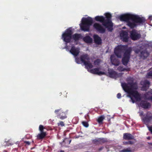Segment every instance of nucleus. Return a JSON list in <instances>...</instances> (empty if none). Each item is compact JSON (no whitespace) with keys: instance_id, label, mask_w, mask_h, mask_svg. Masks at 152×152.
I'll return each mask as SVG.
<instances>
[{"instance_id":"obj_1","label":"nucleus","mask_w":152,"mask_h":152,"mask_svg":"<svg viewBox=\"0 0 152 152\" xmlns=\"http://www.w3.org/2000/svg\"><path fill=\"white\" fill-rule=\"evenodd\" d=\"M126 81L127 82V83H121V86L124 91L129 94L132 103H134L135 101L131 96L134 97L136 101L140 100V95L138 92L136 91L138 88L137 82H134L133 79L131 77L128 78Z\"/></svg>"},{"instance_id":"obj_4","label":"nucleus","mask_w":152,"mask_h":152,"mask_svg":"<svg viewBox=\"0 0 152 152\" xmlns=\"http://www.w3.org/2000/svg\"><path fill=\"white\" fill-rule=\"evenodd\" d=\"M105 17L102 16H96L95 19L96 21L102 23V25L107 28L109 31L112 32L113 30V23L111 20L112 15L109 13H105Z\"/></svg>"},{"instance_id":"obj_7","label":"nucleus","mask_w":152,"mask_h":152,"mask_svg":"<svg viewBox=\"0 0 152 152\" xmlns=\"http://www.w3.org/2000/svg\"><path fill=\"white\" fill-rule=\"evenodd\" d=\"M72 31L69 29L66 30L62 35V39L66 43H69L72 38Z\"/></svg>"},{"instance_id":"obj_40","label":"nucleus","mask_w":152,"mask_h":152,"mask_svg":"<svg viewBox=\"0 0 152 152\" xmlns=\"http://www.w3.org/2000/svg\"><path fill=\"white\" fill-rule=\"evenodd\" d=\"M143 115V112H140V116H141L142 115Z\"/></svg>"},{"instance_id":"obj_20","label":"nucleus","mask_w":152,"mask_h":152,"mask_svg":"<svg viewBox=\"0 0 152 152\" xmlns=\"http://www.w3.org/2000/svg\"><path fill=\"white\" fill-rule=\"evenodd\" d=\"M123 138L125 140H131L134 139V137L130 133H125L123 135Z\"/></svg>"},{"instance_id":"obj_44","label":"nucleus","mask_w":152,"mask_h":152,"mask_svg":"<svg viewBox=\"0 0 152 152\" xmlns=\"http://www.w3.org/2000/svg\"><path fill=\"white\" fill-rule=\"evenodd\" d=\"M71 141V140H70L69 141V143L70 144Z\"/></svg>"},{"instance_id":"obj_32","label":"nucleus","mask_w":152,"mask_h":152,"mask_svg":"<svg viewBox=\"0 0 152 152\" xmlns=\"http://www.w3.org/2000/svg\"><path fill=\"white\" fill-rule=\"evenodd\" d=\"M82 124L83 126L86 127H88L89 126V124L87 122L85 121H83Z\"/></svg>"},{"instance_id":"obj_30","label":"nucleus","mask_w":152,"mask_h":152,"mask_svg":"<svg viewBox=\"0 0 152 152\" xmlns=\"http://www.w3.org/2000/svg\"><path fill=\"white\" fill-rule=\"evenodd\" d=\"M121 152H132L130 148H127L126 149H123L120 151Z\"/></svg>"},{"instance_id":"obj_12","label":"nucleus","mask_w":152,"mask_h":152,"mask_svg":"<svg viewBox=\"0 0 152 152\" xmlns=\"http://www.w3.org/2000/svg\"><path fill=\"white\" fill-rule=\"evenodd\" d=\"M58 112H60L58 116L60 119L63 120L66 118L67 116L66 115L65 112L62 111L61 109L56 110L54 112L56 114H57Z\"/></svg>"},{"instance_id":"obj_43","label":"nucleus","mask_w":152,"mask_h":152,"mask_svg":"<svg viewBox=\"0 0 152 152\" xmlns=\"http://www.w3.org/2000/svg\"><path fill=\"white\" fill-rule=\"evenodd\" d=\"M149 99L151 100H152V96H150V97H149Z\"/></svg>"},{"instance_id":"obj_31","label":"nucleus","mask_w":152,"mask_h":152,"mask_svg":"<svg viewBox=\"0 0 152 152\" xmlns=\"http://www.w3.org/2000/svg\"><path fill=\"white\" fill-rule=\"evenodd\" d=\"M123 144L125 145H132L133 144V142L131 141H128L124 142H123Z\"/></svg>"},{"instance_id":"obj_45","label":"nucleus","mask_w":152,"mask_h":152,"mask_svg":"<svg viewBox=\"0 0 152 152\" xmlns=\"http://www.w3.org/2000/svg\"><path fill=\"white\" fill-rule=\"evenodd\" d=\"M149 145H152V143H149Z\"/></svg>"},{"instance_id":"obj_23","label":"nucleus","mask_w":152,"mask_h":152,"mask_svg":"<svg viewBox=\"0 0 152 152\" xmlns=\"http://www.w3.org/2000/svg\"><path fill=\"white\" fill-rule=\"evenodd\" d=\"M83 40L85 42L87 43H91L92 42V39L89 36L85 37Z\"/></svg>"},{"instance_id":"obj_11","label":"nucleus","mask_w":152,"mask_h":152,"mask_svg":"<svg viewBox=\"0 0 152 152\" xmlns=\"http://www.w3.org/2000/svg\"><path fill=\"white\" fill-rule=\"evenodd\" d=\"M120 36L122 41L126 42H128L129 37L128 33L126 31H122L120 34Z\"/></svg>"},{"instance_id":"obj_14","label":"nucleus","mask_w":152,"mask_h":152,"mask_svg":"<svg viewBox=\"0 0 152 152\" xmlns=\"http://www.w3.org/2000/svg\"><path fill=\"white\" fill-rule=\"evenodd\" d=\"M69 52L75 56H77L80 53V49L78 48H77L75 46H72Z\"/></svg>"},{"instance_id":"obj_8","label":"nucleus","mask_w":152,"mask_h":152,"mask_svg":"<svg viewBox=\"0 0 152 152\" xmlns=\"http://www.w3.org/2000/svg\"><path fill=\"white\" fill-rule=\"evenodd\" d=\"M129 33L130 37L133 40H137L141 37L140 34L138 33L137 30L135 29H133L132 31H130Z\"/></svg>"},{"instance_id":"obj_46","label":"nucleus","mask_w":152,"mask_h":152,"mask_svg":"<svg viewBox=\"0 0 152 152\" xmlns=\"http://www.w3.org/2000/svg\"><path fill=\"white\" fill-rule=\"evenodd\" d=\"M67 47H68V46H66V47H65V48H67Z\"/></svg>"},{"instance_id":"obj_36","label":"nucleus","mask_w":152,"mask_h":152,"mask_svg":"<svg viewBox=\"0 0 152 152\" xmlns=\"http://www.w3.org/2000/svg\"><path fill=\"white\" fill-rule=\"evenodd\" d=\"M135 53L138 54L140 52V49H137L134 51Z\"/></svg>"},{"instance_id":"obj_29","label":"nucleus","mask_w":152,"mask_h":152,"mask_svg":"<svg viewBox=\"0 0 152 152\" xmlns=\"http://www.w3.org/2000/svg\"><path fill=\"white\" fill-rule=\"evenodd\" d=\"M44 129H45V127H44L43 125H39V130L40 132H44L43 130Z\"/></svg>"},{"instance_id":"obj_19","label":"nucleus","mask_w":152,"mask_h":152,"mask_svg":"<svg viewBox=\"0 0 152 152\" xmlns=\"http://www.w3.org/2000/svg\"><path fill=\"white\" fill-rule=\"evenodd\" d=\"M150 82L147 80H145L143 82V85L142 89L143 91H146L149 87Z\"/></svg>"},{"instance_id":"obj_16","label":"nucleus","mask_w":152,"mask_h":152,"mask_svg":"<svg viewBox=\"0 0 152 152\" xmlns=\"http://www.w3.org/2000/svg\"><path fill=\"white\" fill-rule=\"evenodd\" d=\"M99 68H96L90 70V72L92 74H96L98 75H104L105 73L104 72H102L99 71Z\"/></svg>"},{"instance_id":"obj_47","label":"nucleus","mask_w":152,"mask_h":152,"mask_svg":"<svg viewBox=\"0 0 152 152\" xmlns=\"http://www.w3.org/2000/svg\"><path fill=\"white\" fill-rule=\"evenodd\" d=\"M150 137H148V139H150Z\"/></svg>"},{"instance_id":"obj_34","label":"nucleus","mask_w":152,"mask_h":152,"mask_svg":"<svg viewBox=\"0 0 152 152\" xmlns=\"http://www.w3.org/2000/svg\"><path fill=\"white\" fill-rule=\"evenodd\" d=\"M75 61L78 64H80L79 59L78 57H76L75 59Z\"/></svg>"},{"instance_id":"obj_38","label":"nucleus","mask_w":152,"mask_h":152,"mask_svg":"<svg viewBox=\"0 0 152 152\" xmlns=\"http://www.w3.org/2000/svg\"><path fill=\"white\" fill-rule=\"evenodd\" d=\"M117 97L118 99L120 98L121 97V93H118L117 94Z\"/></svg>"},{"instance_id":"obj_42","label":"nucleus","mask_w":152,"mask_h":152,"mask_svg":"<svg viewBox=\"0 0 152 152\" xmlns=\"http://www.w3.org/2000/svg\"><path fill=\"white\" fill-rule=\"evenodd\" d=\"M103 147H101L99 148V151H101L103 149Z\"/></svg>"},{"instance_id":"obj_6","label":"nucleus","mask_w":152,"mask_h":152,"mask_svg":"<svg viewBox=\"0 0 152 152\" xmlns=\"http://www.w3.org/2000/svg\"><path fill=\"white\" fill-rule=\"evenodd\" d=\"M80 61L84 63L87 69H91L93 66L90 62V57L88 54H85L81 55L80 57Z\"/></svg>"},{"instance_id":"obj_25","label":"nucleus","mask_w":152,"mask_h":152,"mask_svg":"<svg viewBox=\"0 0 152 152\" xmlns=\"http://www.w3.org/2000/svg\"><path fill=\"white\" fill-rule=\"evenodd\" d=\"M117 69L120 72H124L125 71H130V69L129 68H124L123 66H120L117 68Z\"/></svg>"},{"instance_id":"obj_18","label":"nucleus","mask_w":152,"mask_h":152,"mask_svg":"<svg viewBox=\"0 0 152 152\" xmlns=\"http://www.w3.org/2000/svg\"><path fill=\"white\" fill-rule=\"evenodd\" d=\"M93 38L95 43L98 45H100L102 43V39L101 38L97 35L94 34L93 36Z\"/></svg>"},{"instance_id":"obj_21","label":"nucleus","mask_w":152,"mask_h":152,"mask_svg":"<svg viewBox=\"0 0 152 152\" xmlns=\"http://www.w3.org/2000/svg\"><path fill=\"white\" fill-rule=\"evenodd\" d=\"M140 106L144 109L148 108L150 106V104L144 101H142L140 103Z\"/></svg>"},{"instance_id":"obj_37","label":"nucleus","mask_w":152,"mask_h":152,"mask_svg":"<svg viewBox=\"0 0 152 152\" xmlns=\"http://www.w3.org/2000/svg\"><path fill=\"white\" fill-rule=\"evenodd\" d=\"M149 130L150 131L151 133L152 134V126L148 127Z\"/></svg>"},{"instance_id":"obj_35","label":"nucleus","mask_w":152,"mask_h":152,"mask_svg":"<svg viewBox=\"0 0 152 152\" xmlns=\"http://www.w3.org/2000/svg\"><path fill=\"white\" fill-rule=\"evenodd\" d=\"M148 76L152 78V70L150 71L148 73Z\"/></svg>"},{"instance_id":"obj_28","label":"nucleus","mask_w":152,"mask_h":152,"mask_svg":"<svg viewBox=\"0 0 152 152\" xmlns=\"http://www.w3.org/2000/svg\"><path fill=\"white\" fill-rule=\"evenodd\" d=\"M100 62L101 60L99 59H97L94 61V63L95 65H99Z\"/></svg>"},{"instance_id":"obj_9","label":"nucleus","mask_w":152,"mask_h":152,"mask_svg":"<svg viewBox=\"0 0 152 152\" xmlns=\"http://www.w3.org/2000/svg\"><path fill=\"white\" fill-rule=\"evenodd\" d=\"M93 27L95 29L100 33L103 34L106 31L105 28L99 23H95L93 25Z\"/></svg>"},{"instance_id":"obj_33","label":"nucleus","mask_w":152,"mask_h":152,"mask_svg":"<svg viewBox=\"0 0 152 152\" xmlns=\"http://www.w3.org/2000/svg\"><path fill=\"white\" fill-rule=\"evenodd\" d=\"M58 126H64V123L62 121H60L58 123Z\"/></svg>"},{"instance_id":"obj_27","label":"nucleus","mask_w":152,"mask_h":152,"mask_svg":"<svg viewBox=\"0 0 152 152\" xmlns=\"http://www.w3.org/2000/svg\"><path fill=\"white\" fill-rule=\"evenodd\" d=\"M104 118L105 117L104 115H101L98 118L97 121L99 124H102L103 123V121Z\"/></svg>"},{"instance_id":"obj_26","label":"nucleus","mask_w":152,"mask_h":152,"mask_svg":"<svg viewBox=\"0 0 152 152\" xmlns=\"http://www.w3.org/2000/svg\"><path fill=\"white\" fill-rule=\"evenodd\" d=\"M81 37V35L79 34H75L72 36L73 39L76 41L79 40Z\"/></svg>"},{"instance_id":"obj_39","label":"nucleus","mask_w":152,"mask_h":152,"mask_svg":"<svg viewBox=\"0 0 152 152\" xmlns=\"http://www.w3.org/2000/svg\"><path fill=\"white\" fill-rule=\"evenodd\" d=\"M24 142L28 145L30 144V142L28 141H25Z\"/></svg>"},{"instance_id":"obj_5","label":"nucleus","mask_w":152,"mask_h":152,"mask_svg":"<svg viewBox=\"0 0 152 152\" xmlns=\"http://www.w3.org/2000/svg\"><path fill=\"white\" fill-rule=\"evenodd\" d=\"M93 23V20L91 17L83 18L82 25L80 26L81 29L84 31H89L90 26Z\"/></svg>"},{"instance_id":"obj_24","label":"nucleus","mask_w":152,"mask_h":152,"mask_svg":"<svg viewBox=\"0 0 152 152\" xmlns=\"http://www.w3.org/2000/svg\"><path fill=\"white\" fill-rule=\"evenodd\" d=\"M46 135V132H40V133L39 134L37 135V139L39 140L42 139Z\"/></svg>"},{"instance_id":"obj_17","label":"nucleus","mask_w":152,"mask_h":152,"mask_svg":"<svg viewBox=\"0 0 152 152\" xmlns=\"http://www.w3.org/2000/svg\"><path fill=\"white\" fill-rule=\"evenodd\" d=\"M110 59L111 62L113 65L115 66H118L120 64L119 61L118 59L115 58L113 55L111 56Z\"/></svg>"},{"instance_id":"obj_3","label":"nucleus","mask_w":152,"mask_h":152,"mask_svg":"<svg viewBox=\"0 0 152 152\" xmlns=\"http://www.w3.org/2000/svg\"><path fill=\"white\" fill-rule=\"evenodd\" d=\"M132 51V48L130 47L128 48L127 45H120L115 47L114 53L118 58H121L124 52L122 61L124 65L126 66L129 61Z\"/></svg>"},{"instance_id":"obj_13","label":"nucleus","mask_w":152,"mask_h":152,"mask_svg":"<svg viewBox=\"0 0 152 152\" xmlns=\"http://www.w3.org/2000/svg\"><path fill=\"white\" fill-rule=\"evenodd\" d=\"M107 142V140L104 138L95 139L92 140V142L96 145L102 144Z\"/></svg>"},{"instance_id":"obj_41","label":"nucleus","mask_w":152,"mask_h":152,"mask_svg":"<svg viewBox=\"0 0 152 152\" xmlns=\"http://www.w3.org/2000/svg\"><path fill=\"white\" fill-rule=\"evenodd\" d=\"M148 18L150 20H152V16H149Z\"/></svg>"},{"instance_id":"obj_10","label":"nucleus","mask_w":152,"mask_h":152,"mask_svg":"<svg viewBox=\"0 0 152 152\" xmlns=\"http://www.w3.org/2000/svg\"><path fill=\"white\" fill-rule=\"evenodd\" d=\"M142 118V121L144 124H148L152 120V115L147 113L145 115H144Z\"/></svg>"},{"instance_id":"obj_15","label":"nucleus","mask_w":152,"mask_h":152,"mask_svg":"<svg viewBox=\"0 0 152 152\" xmlns=\"http://www.w3.org/2000/svg\"><path fill=\"white\" fill-rule=\"evenodd\" d=\"M108 73L109 77L112 78L116 79L119 77V74L113 69H108Z\"/></svg>"},{"instance_id":"obj_2","label":"nucleus","mask_w":152,"mask_h":152,"mask_svg":"<svg viewBox=\"0 0 152 152\" xmlns=\"http://www.w3.org/2000/svg\"><path fill=\"white\" fill-rule=\"evenodd\" d=\"M119 18L121 21L126 22L128 26L132 29L136 27L138 24H143L146 21L143 17L129 14L122 15L119 16Z\"/></svg>"},{"instance_id":"obj_22","label":"nucleus","mask_w":152,"mask_h":152,"mask_svg":"<svg viewBox=\"0 0 152 152\" xmlns=\"http://www.w3.org/2000/svg\"><path fill=\"white\" fill-rule=\"evenodd\" d=\"M149 55V53L147 50H145L141 52L140 57L143 58L144 59L146 58Z\"/></svg>"}]
</instances>
